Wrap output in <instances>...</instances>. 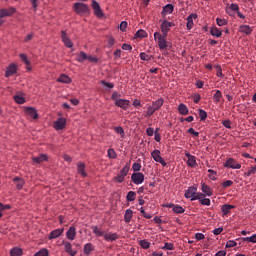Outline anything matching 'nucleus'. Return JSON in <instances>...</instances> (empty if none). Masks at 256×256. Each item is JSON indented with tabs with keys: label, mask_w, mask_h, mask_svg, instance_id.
Returning a JSON list of instances; mask_svg holds the SVG:
<instances>
[{
	"label": "nucleus",
	"mask_w": 256,
	"mask_h": 256,
	"mask_svg": "<svg viewBox=\"0 0 256 256\" xmlns=\"http://www.w3.org/2000/svg\"><path fill=\"white\" fill-rule=\"evenodd\" d=\"M154 41L157 42V45L161 51H166L168 49H172V44L167 42L166 39L162 37L160 32H154Z\"/></svg>",
	"instance_id": "obj_2"
},
{
	"label": "nucleus",
	"mask_w": 256,
	"mask_h": 256,
	"mask_svg": "<svg viewBox=\"0 0 256 256\" xmlns=\"http://www.w3.org/2000/svg\"><path fill=\"white\" fill-rule=\"evenodd\" d=\"M233 184H234L233 181L227 180V181H224V182L222 183V186H223L224 189H226V188H229V187L233 186Z\"/></svg>",
	"instance_id": "obj_56"
},
{
	"label": "nucleus",
	"mask_w": 256,
	"mask_h": 256,
	"mask_svg": "<svg viewBox=\"0 0 256 256\" xmlns=\"http://www.w3.org/2000/svg\"><path fill=\"white\" fill-rule=\"evenodd\" d=\"M131 179L135 185H141L145 181V175L139 172L133 173Z\"/></svg>",
	"instance_id": "obj_6"
},
{
	"label": "nucleus",
	"mask_w": 256,
	"mask_h": 256,
	"mask_svg": "<svg viewBox=\"0 0 256 256\" xmlns=\"http://www.w3.org/2000/svg\"><path fill=\"white\" fill-rule=\"evenodd\" d=\"M62 244L64 245V250L66 253H68L71 256H75L77 254L76 250L72 249L71 242L63 241Z\"/></svg>",
	"instance_id": "obj_13"
},
{
	"label": "nucleus",
	"mask_w": 256,
	"mask_h": 256,
	"mask_svg": "<svg viewBox=\"0 0 256 256\" xmlns=\"http://www.w3.org/2000/svg\"><path fill=\"white\" fill-rule=\"evenodd\" d=\"M17 73V66L16 64H10L9 67L6 69V77H11Z\"/></svg>",
	"instance_id": "obj_21"
},
{
	"label": "nucleus",
	"mask_w": 256,
	"mask_h": 256,
	"mask_svg": "<svg viewBox=\"0 0 256 256\" xmlns=\"http://www.w3.org/2000/svg\"><path fill=\"white\" fill-rule=\"evenodd\" d=\"M185 156L188 158L187 160V165L194 168L197 166V161H196V157L195 156H192L191 153L189 152H186L185 153Z\"/></svg>",
	"instance_id": "obj_16"
},
{
	"label": "nucleus",
	"mask_w": 256,
	"mask_h": 256,
	"mask_svg": "<svg viewBox=\"0 0 256 256\" xmlns=\"http://www.w3.org/2000/svg\"><path fill=\"white\" fill-rule=\"evenodd\" d=\"M11 256H21L23 254V250L21 248H13L10 251Z\"/></svg>",
	"instance_id": "obj_39"
},
{
	"label": "nucleus",
	"mask_w": 256,
	"mask_h": 256,
	"mask_svg": "<svg viewBox=\"0 0 256 256\" xmlns=\"http://www.w3.org/2000/svg\"><path fill=\"white\" fill-rule=\"evenodd\" d=\"M224 167H227L233 170H239L241 169L242 165L238 164V162L234 158H229L224 162Z\"/></svg>",
	"instance_id": "obj_5"
},
{
	"label": "nucleus",
	"mask_w": 256,
	"mask_h": 256,
	"mask_svg": "<svg viewBox=\"0 0 256 256\" xmlns=\"http://www.w3.org/2000/svg\"><path fill=\"white\" fill-rule=\"evenodd\" d=\"M132 106L135 107V108H140V107H142L141 101L138 100V99H135V100L132 102Z\"/></svg>",
	"instance_id": "obj_64"
},
{
	"label": "nucleus",
	"mask_w": 256,
	"mask_h": 256,
	"mask_svg": "<svg viewBox=\"0 0 256 256\" xmlns=\"http://www.w3.org/2000/svg\"><path fill=\"white\" fill-rule=\"evenodd\" d=\"M107 156L111 159L117 158V152L114 149H108L107 150Z\"/></svg>",
	"instance_id": "obj_43"
},
{
	"label": "nucleus",
	"mask_w": 256,
	"mask_h": 256,
	"mask_svg": "<svg viewBox=\"0 0 256 256\" xmlns=\"http://www.w3.org/2000/svg\"><path fill=\"white\" fill-rule=\"evenodd\" d=\"M140 213H141V214L143 215V217L146 218V219H151V218H152V215H151V214H148V213L145 212L144 207H141V208H140Z\"/></svg>",
	"instance_id": "obj_55"
},
{
	"label": "nucleus",
	"mask_w": 256,
	"mask_h": 256,
	"mask_svg": "<svg viewBox=\"0 0 256 256\" xmlns=\"http://www.w3.org/2000/svg\"><path fill=\"white\" fill-rule=\"evenodd\" d=\"M93 251V245L92 244H86L84 246V254L89 255Z\"/></svg>",
	"instance_id": "obj_45"
},
{
	"label": "nucleus",
	"mask_w": 256,
	"mask_h": 256,
	"mask_svg": "<svg viewBox=\"0 0 256 256\" xmlns=\"http://www.w3.org/2000/svg\"><path fill=\"white\" fill-rule=\"evenodd\" d=\"M58 82L60 83H64V84H69L72 82L71 78L68 77L67 75H61L58 79H57Z\"/></svg>",
	"instance_id": "obj_35"
},
{
	"label": "nucleus",
	"mask_w": 256,
	"mask_h": 256,
	"mask_svg": "<svg viewBox=\"0 0 256 256\" xmlns=\"http://www.w3.org/2000/svg\"><path fill=\"white\" fill-rule=\"evenodd\" d=\"M196 192H197L196 186H190V188L185 191L184 196H185V198H187V199L190 198V200H191L192 198H194L196 196Z\"/></svg>",
	"instance_id": "obj_17"
},
{
	"label": "nucleus",
	"mask_w": 256,
	"mask_h": 256,
	"mask_svg": "<svg viewBox=\"0 0 256 256\" xmlns=\"http://www.w3.org/2000/svg\"><path fill=\"white\" fill-rule=\"evenodd\" d=\"M73 8L77 15H84V13H87L89 11V7L87 4L84 3H75L73 5Z\"/></svg>",
	"instance_id": "obj_4"
},
{
	"label": "nucleus",
	"mask_w": 256,
	"mask_h": 256,
	"mask_svg": "<svg viewBox=\"0 0 256 256\" xmlns=\"http://www.w3.org/2000/svg\"><path fill=\"white\" fill-rule=\"evenodd\" d=\"M215 68L217 69V76L218 77H224L222 67L220 65H218Z\"/></svg>",
	"instance_id": "obj_63"
},
{
	"label": "nucleus",
	"mask_w": 256,
	"mask_h": 256,
	"mask_svg": "<svg viewBox=\"0 0 256 256\" xmlns=\"http://www.w3.org/2000/svg\"><path fill=\"white\" fill-rule=\"evenodd\" d=\"M156 110L154 109V106L153 105H149L147 107V112L145 114V117L149 118L151 117L153 114H155Z\"/></svg>",
	"instance_id": "obj_40"
},
{
	"label": "nucleus",
	"mask_w": 256,
	"mask_h": 256,
	"mask_svg": "<svg viewBox=\"0 0 256 256\" xmlns=\"http://www.w3.org/2000/svg\"><path fill=\"white\" fill-rule=\"evenodd\" d=\"M252 174H256V166H251L246 173H244L245 177H251Z\"/></svg>",
	"instance_id": "obj_42"
},
{
	"label": "nucleus",
	"mask_w": 256,
	"mask_h": 256,
	"mask_svg": "<svg viewBox=\"0 0 256 256\" xmlns=\"http://www.w3.org/2000/svg\"><path fill=\"white\" fill-rule=\"evenodd\" d=\"M131 169V164L127 163L124 168H122L120 170V172L118 173V175L116 177H114V181L118 182V183H122L124 181V178L127 177L129 171Z\"/></svg>",
	"instance_id": "obj_3"
},
{
	"label": "nucleus",
	"mask_w": 256,
	"mask_h": 256,
	"mask_svg": "<svg viewBox=\"0 0 256 256\" xmlns=\"http://www.w3.org/2000/svg\"><path fill=\"white\" fill-rule=\"evenodd\" d=\"M141 169H142V165L139 164V162H134V164L132 165V170L134 172H139L141 171Z\"/></svg>",
	"instance_id": "obj_51"
},
{
	"label": "nucleus",
	"mask_w": 256,
	"mask_h": 256,
	"mask_svg": "<svg viewBox=\"0 0 256 256\" xmlns=\"http://www.w3.org/2000/svg\"><path fill=\"white\" fill-rule=\"evenodd\" d=\"M175 24L173 22H169L167 20H164L161 25L162 32H170L171 27H174Z\"/></svg>",
	"instance_id": "obj_19"
},
{
	"label": "nucleus",
	"mask_w": 256,
	"mask_h": 256,
	"mask_svg": "<svg viewBox=\"0 0 256 256\" xmlns=\"http://www.w3.org/2000/svg\"><path fill=\"white\" fill-rule=\"evenodd\" d=\"M34 256H49L48 249H40L39 252L34 254Z\"/></svg>",
	"instance_id": "obj_44"
},
{
	"label": "nucleus",
	"mask_w": 256,
	"mask_h": 256,
	"mask_svg": "<svg viewBox=\"0 0 256 256\" xmlns=\"http://www.w3.org/2000/svg\"><path fill=\"white\" fill-rule=\"evenodd\" d=\"M164 105V99L160 98L152 103L153 109L158 111Z\"/></svg>",
	"instance_id": "obj_28"
},
{
	"label": "nucleus",
	"mask_w": 256,
	"mask_h": 256,
	"mask_svg": "<svg viewBox=\"0 0 256 256\" xmlns=\"http://www.w3.org/2000/svg\"><path fill=\"white\" fill-rule=\"evenodd\" d=\"M14 101H15L16 103H18L19 105H23L24 102H25V99H24L23 96L15 95V96H14Z\"/></svg>",
	"instance_id": "obj_46"
},
{
	"label": "nucleus",
	"mask_w": 256,
	"mask_h": 256,
	"mask_svg": "<svg viewBox=\"0 0 256 256\" xmlns=\"http://www.w3.org/2000/svg\"><path fill=\"white\" fill-rule=\"evenodd\" d=\"M61 38H62V42L64 43L65 47L73 48V42L70 38L67 37L66 31H62Z\"/></svg>",
	"instance_id": "obj_14"
},
{
	"label": "nucleus",
	"mask_w": 256,
	"mask_h": 256,
	"mask_svg": "<svg viewBox=\"0 0 256 256\" xmlns=\"http://www.w3.org/2000/svg\"><path fill=\"white\" fill-rule=\"evenodd\" d=\"M216 23L218 26L223 27V26L228 25V20L217 18Z\"/></svg>",
	"instance_id": "obj_49"
},
{
	"label": "nucleus",
	"mask_w": 256,
	"mask_h": 256,
	"mask_svg": "<svg viewBox=\"0 0 256 256\" xmlns=\"http://www.w3.org/2000/svg\"><path fill=\"white\" fill-rule=\"evenodd\" d=\"M244 242L256 243V234H253L251 237L243 238Z\"/></svg>",
	"instance_id": "obj_53"
},
{
	"label": "nucleus",
	"mask_w": 256,
	"mask_h": 256,
	"mask_svg": "<svg viewBox=\"0 0 256 256\" xmlns=\"http://www.w3.org/2000/svg\"><path fill=\"white\" fill-rule=\"evenodd\" d=\"M151 156L153 157L154 161L157 163L162 164V166H166V162L161 157V152L157 149H155L153 152H151Z\"/></svg>",
	"instance_id": "obj_8"
},
{
	"label": "nucleus",
	"mask_w": 256,
	"mask_h": 256,
	"mask_svg": "<svg viewBox=\"0 0 256 256\" xmlns=\"http://www.w3.org/2000/svg\"><path fill=\"white\" fill-rule=\"evenodd\" d=\"M87 60V55L85 52L81 51L79 54L76 56V61L78 63H84V61Z\"/></svg>",
	"instance_id": "obj_33"
},
{
	"label": "nucleus",
	"mask_w": 256,
	"mask_h": 256,
	"mask_svg": "<svg viewBox=\"0 0 256 256\" xmlns=\"http://www.w3.org/2000/svg\"><path fill=\"white\" fill-rule=\"evenodd\" d=\"M174 11V6L173 4H167L163 7L162 9V15L166 16V15H171V13H173Z\"/></svg>",
	"instance_id": "obj_26"
},
{
	"label": "nucleus",
	"mask_w": 256,
	"mask_h": 256,
	"mask_svg": "<svg viewBox=\"0 0 256 256\" xmlns=\"http://www.w3.org/2000/svg\"><path fill=\"white\" fill-rule=\"evenodd\" d=\"M32 161H33L34 165H39L43 162H47L48 161V156L45 153H40L39 156L33 157Z\"/></svg>",
	"instance_id": "obj_11"
},
{
	"label": "nucleus",
	"mask_w": 256,
	"mask_h": 256,
	"mask_svg": "<svg viewBox=\"0 0 256 256\" xmlns=\"http://www.w3.org/2000/svg\"><path fill=\"white\" fill-rule=\"evenodd\" d=\"M178 111L181 115H188L189 109L187 108V105L184 103L179 104Z\"/></svg>",
	"instance_id": "obj_29"
},
{
	"label": "nucleus",
	"mask_w": 256,
	"mask_h": 256,
	"mask_svg": "<svg viewBox=\"0 0 256 256\" xmlns=\"http://www.w3.org/2000/svg\"><path fill=\"white\" fill-rule=\"evenodd\" d=\"M205 198V194L201 193V192H196L195 197L191 198V201H197L199 200V202H201V200Z\"/></svg>",
	"instance_id": "obj_41"
},
{
	"label": "nucleus",
	"mask_w": 256,
	"mask_h": 256,
	"mask_svg": "<svg viewBox=\"0 0 256 256\" xmlns=\"http://www.w3.org/2000/svg\"><path fill=\"white\" fill-rule=\"evenodd\" d=\"M135 37L138 39H145L146 37H148V34L145 30L140 29L135 33Z\"/></svg>",
	"instance_id": "obj_34"
},
{
	"label": "nucleus",
	"mask_w": 256,
	"mask_h": 256,
	"mask_svg": "<svg viewBox=\"0 0 256 256\" xmlns=\"http://www.w3.org/2000/svg\"><path fill=\"white\" fill-rule=\"evenodd\" d=\"M239 32L245 35H251L253 32V28H251V26H248L247 24H243L239 27Z\"/></svg>",
	"instance_id": "obj_23"
},
{
	"label": "nucleus",
	"mask_w": 256,
	"mask_h": 256,
	"mask_svg": "<svg viewBox=\"0 0 256 256\" xmlns=\"http://www.w3.org/2000/svg\"><path fill=\"white\" fill-rule=\"evenodd\" d=\"M132 217H133V210L126 209V213H125V217H124L125 222L126 223L131 222Z\"/></svg>",
	"instance_id": "obj_37"
},
{
	"label": "nucleus",
	"mask_w": 256,
	"mask_h": 256,
	"mask_svg": "<svg viewBox=\"0 0 256 256\" xmlns=\"http://www.w3.org/2000/svg\"><path fill=\"white\" fill-rule=\"evenodd\" d=\"M115 106H117V107H119L121 109L127 110V109H129L130 101L129 100L120 99V100H117L115 102Z\"/></svg>",
	"instance_id": "obj_15"
},
{
	"label": "nucleus",
	"mask_w": 256,
	"mask_h": 256,
	"mask_svg": "<svg viewBox=\"0 0 256 256\" xmlns=\"http://www.w3.org/2000/svg\"><path fill=\"white\" fill-rule=\"evenodd\" d=\"M86 169V165L84 164V162H78L77 163V172L83 177L86 178L87 177V173L85 172Z\"/></svg>",
	"instance_id": "obj_20"
},
{
	"label": "nucleus",
	"mask_w": 256,
	"mask_h": 256,
	"mask_svg": "<svg viewBox=\"0 0 256 256\" xmlns=\"http://www.w3.org/2000/svg\"><path fill=\"white\" fill-rule=\"evenodd\" d=\"M162 250L173 251L174 245L169 242H166L165 245L162 247Z\"/></svg>",
	"instance_id": "obj_52"
},
{
	"label": "nucleus",
	"mask_w": 256,
	"mask_h": 256,
	"mask_svg": "<svg viewBox=\"0 0 256 256\" xmlns=\"http://www.w3.org/2000/svg\"><path fill=\"white\" fill-rule=\"evenodd\" d=\"M25 112L27 115H29L30 117H33L34 119L39 118V113L35 108L27 107L25 109Z\"/></svg>",
	"instance_id": "obj_25"
},
{
	"label": "nucleus",
	"mask_w": 256,
	"mask_h": 256,
	"mask_svg": "<svg viewBox=\"0 0 256 256\" xmlns=\"http://www.w3.org/2000/svg\"><path fill=\"white\" fill-rule=\"evenodd\" d=\"M66 125H67V119L66 118H62V117L58 118L54 122V128L57 131L65 129Z\"/></svg>",
	"instance_id": "obj_7"
},
{
	"label": "nucleus",
	"mask_w": 256,
	"mask_h": 256,
	"mask_svg": "<svg viewBox=\"0 0 256 256\" xmlns=\"http://www.w3.org/2000/svg\"><path fill=\"white\" fill-rule=\"evenodd\" d=\"M198 15L196 13H191L187 18L186 27L188 31H191V29L194 27V19H197Z\"/></svg>",
	"instance_id": "obj_12"
},
{
	"label": "nucleus",
	"mask_w": 256,
	"mask_h": 256,
	"mask_svg": "<svg viewBox=\"0 0 256 256\" xmlns=\"http://www.w3.org/2000/svg\"><path fill=\"white\" fill-rule=\"evenodd\" d=\"M200 203L204 206H210L211 205V201L209 198H203L202 200H200Z\"/></svg>",
	"instance_id": "obj_60"
},
{
	"label": "nucleus",
	"mask_w": 256,
	"mask_h": 256,
	"mask_svg": "<svg viewBox=\"0 0 256 256\" xmlns=\"http://www.w3.org/2000/svg\"><path fill=\"white\" fill-rule=\"evenodd\" d=\"M64 233V229H55L52 232H50L48 239L49 241H52V239L59 238Z\"/></svg>",
	"instance_id": "obj_18"
},
{
	"label": "nucleus",
	"mask_w": 256,
	"mask_h": 256,
	"mask_svg": "<svg viewBox=\"0 0 256 256\" xmlns=\"http://www.w3.org/2000/svg\"><path fill=\"white\" fill-rule=\"evenodd\" d=\"M20 59L23 61V63H25L27 66L30 65V61L27 58L26 54H20Z\"/></svg>",
	"instance_id": "obj_57"
},
{
	"label": "nucleus",
	"mask_w": 256,
	"mask_h": 256,
	"mask_svg": "<svg viewBox=\"0 0 256 256\" xmlns=\"http://www.w3.org/2000/svg\"><path fill=\"white\" fill-rule=\"evenodd\" d=\"M92 9L94 10L95 16L98 18H102L104 16L102 8L100 7V4L96 2V0H92Z\"/></svg>",
	"instance_id": "obj_10"
},
{
	"label": "nucleus",
	"mask_w": 256,
	"mask_h": 256,
	"mask_svg": "<svg viewBox=\"0 0 256 256\" xmlns=\"http://www.w3.org/2000/svg\"><path fill=\"white\" fill-rule=\"evenodd\" d=\"M139 244L141 246L142 249L144 250H148L151 247V242H149L148 240L144 239V240H140Z\"/></svg>",
	"instance_id": "obj_36"
},
{
	"label": "nucleus",
	"mask_w": 256,
	"mask_h": 256,
	"mask_svg": "<svg viewBox=\"0 0 256 256\" xmlns=\"http://www.w3.org/2000/svg\"><path fill=\"white\" fill-rule=\"evenodd\" d=\"M16 12V9L14 7H10V8H3L2 10H0V19H3L5 17H11L12 15H14V13Z\"/></svg>",
	"instance_id": "obj_9"
},
{
	"label": "nucleus",
	"mask_w": 256,
	"mask_h": 256,
	"mask_svg": "<svg viewBox=\"0 0 256 256\" xmlns=\"http://www.w3.org/2000/svg\"><path fill=\"white\" fill-rule=\"evenodd\" d=\"M210 35L214 37H221L223 35L222 30L218 29L217 27H212L210 29Z\"/></svg>",
	"instance_id": "obj_31"
},
{
	"label": "nucleus",
	"mask_w": 256,
	"mask_h": 256,
	"mask_svg": "<svg viewBox=\"0 0 256 256\" xmlns=\"http://www.w3.org/2000/svg\"><path fill=\"white\" fill-rule=\"evenodd\" d=\"M233 209H235L234 205H228V204L223 205L221 208L223 216L229 214V212Z\"/></svg>",
	"instance_id": "obj_30"
},
{
	"label": "nucleus",
	"mask_w": 256,
	"mask_h": 256,
	"mask_svg": "<svg viewBox=\"0 0 256 256\" xmlns=\"http://www.w3.org/2000/svg\"><path fill=\"white\" fill-rule=\"evenodd\" d=\"M76 234L77 233L74 226H70L69 230L66 232V237L69 239V241H74Z\"/></svg>",
	"instance_id": "obj_24"
},
{
	"label": "nucleus",
	"mask_w": 256,
	"mask_h": 256,
	"mask_svg": "<svg viewBox=\"0 0 256 256\" xmlns=\"http://www.w3.org/2000/svg\"><path fill=\"white\" fill-rule=\"evenodd\" d=\"M88 61H90V63H94V64H97L99 59L96 58L95 56H91V55H87V59Z\"/></svg>",
	"instance_id": "obj_54"
},
{
	"label": "nucleus",
	"mask_w": 256,
	"mask_h": 256,
	"mask_svg": "<svg viewBox=\"0 0 256 256\" xmlns=\"http://www.w3.org/2000/svg\"><path fill=\"white\" fill-rule=\"evenodd\" d=\"M140 59L143 61H148V60H150V56L148 54H146L145 52H141Z\"/></svg>",
	"instance_id": "obj_61"
},
{
	"label": "nucleus",
	"mask_w": 256,
	"mask_h": 256,
	"mask_svg": "<svg viewBox=\"0 0 256 256\" xmlns=\"http://www.w3.org/2000/svg\"><path fill=\"white\" fill-rule=\"evenodd\" d=\"M201 190L205 196L211 197L213 195V190L205 183H201Z\"/></svg>",
	"instance_id": "obj_22"
},
{
	"label": "nucleus",
	"mask_w": 256,
	"mask_h": 256,
	"mask_svg": "<svg viewBox=\"0 0 256 256\" xmlns=\"http://www.w3.org/2000/svg\"><path fill=\"white\" fill-rule=\"evenodd\" d=\"M199 117L201 121H206L208 113L205 110L199 109Z\"/></svg>",
	"instance_id": "obj_47"
},
{
	"label": "nucleus",
	"mask_w": 256,
	"mask_h": 256,
	"mask_svg": "<svg viewBox=\"0 0 256 256\" xmlns=\"http://www.w3.org/2000/svg\"><path fill=\"white\" fill-rule=\"evenodd\" d=\"M223 99V93L218 89L216 93L213 95V101L215 103L221 102Z\"/></svg>",
	"instance_id": "obj_32"
},
{
	"label": "nucleus",
	"mask_w": 256,
	"mask_h": 256,
	"mask_svg": "<svg viewBox=\"0 0 256 256\" xmlns=\"http://www.w3.org/2000/svg\"><path fill=\"white\" fill-rule=\"evenodd\" d=\"M173 212H175L177 214H183V213H185V209L179 205H175L173 208Z\"/></svg>",
	"instance_id": "obj_48"
},
{
	"label": "nucleus",
	"mask_w": 256,
	"mask_h": 256,
	"mask_svg": "<svg viewBox=\"0 0 256 256\" xmlns=\"http://www.w3.org/2000/svg\"><path fill=\"white\" fill-rule=\"evenodd\" d=\"M91 229L93 231V234H95L97 237H104L106 242H115L119 238L117 233H105L96 225L92 226Z\"/></svg>",
	"instance_id": "obj_1"
},
{
	"label": "nucleus",
	"mask_w": 256,
	"mask_h": 256,
	"mask_svg": "<svg viewBox=\"0 0 256 256\" xmlns=\"http://www.w3.org/2000/svg\"><path fill=\"white\" fill-rule=\"evenodd\" d=\"M235 246H237L236 241H234V240H229V241L226 242V246H225V247H227L228 249H230V248L235 247Z\"/></svg>",
	"instance_id": "obj_58"
},
{
	"label": "nucleus",
	"mask_w": 256,
	"mask_h": 256,
	"mask_svg": "<svg viewBox=\"0 0 256 256\" xmlns=\"http://www.w3.org/2000/svg\"><path fill=\"white\" fill-rule=\"evenodd\" d=\"M136 196H137L136 192H134V191H129V192L127 193V196H126L127 202H133V201H135Z\"/></svg>",
	"instance_id": "obj_38"
},
{
	"label": "nucleus",
	"mask_w": 256,
	"mask_h": 256,
	"mask_svg": "<svg viewBox=\"0 0 256 256\" xmlns=\"http://www.w3.org/2000/svg\"><path fill=\"white\" fill-rule=\"evenodd\" d=\"M208 172L210 173V174H209V178H210L211 180H215V179H216V175H217V173L215 172V170L209 169Z\"/></svg>",
	"instance_id": "obj_62"
},
{
	"label": "nucleus",
	"mask_w": 256,
	"mask_h": 256,
	"mask_svg": "<svg viewBox=\"0 0 256 256\" xmlns=\"http://www.w3.org/2000/svg\"><path fill=\"white\" fill-rule=\"evenodd\" d=\"M127 27H128V22L127 21H122L120 23V26H119L120 31L125 32Z\"/></svg>",
	"instance_id": "obj_59"
},
{
	"label": "nucleus",
	"mask_w": 256,
	"mask_h": 256,
	"mask_svg": "<svg viewBox=\"0 0 256 256\" xmlns=\"http://www.w3.org/2000/svg\"><path fill=\"white\" fill-rule=\"evenodd\" d=\"M114 131H115L116 133L120 134V136H121L122 138H124L125 132H124L123 127L117 126V127L114 128Z\"/></svg>",
	"instance_id": "obj_50"
},
{
	"label": "nucleus",
	"mask_w": 256,
	"mask_h": 256,
	"mask_svg": "<svg viewBox=\"0 0 256 256\" xmlns=\"http://www.w3.org/2000/svg\"><path fill=\"white\" fill-rule=\"evenodd\" d=\"M13 183L18 190H21V189H23L25 182H24L23 178L15 177V178H13Z\"/></svg>",
	"instance_id": "obj_27"
}]
</instances>
